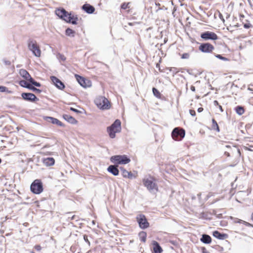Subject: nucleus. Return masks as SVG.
<instances>
[{"label": "nucleus", "mask_w": 253, "mask_h": 253, "mask_svg": "<svg viewBox=\"0 0 253 253\" xmlns=\"http://www.w3.org/2000/svg\"><path fill=\"white\" fill-rule=\"evenodd\" d=\"M56 14L60 18L68 23L76 25L78 24V18L77 16L72 15L63 8H58L55 10Z\"/></svg>", "instance_id": "1"}, {"label": "nucleus", "mask_w": 253, "mask_h": 253, "mask_svg": "<svg viewBox=\"0 0 253 253\" xmlns=\"http://www.w3.org/2000/svg\"><path fill=\"white\" fill-rule=\"evenodd\" d=\"M94 103L98 108L101 110H108L111 107L110 101L104 96H99L97 97Z\"/></svg>", "instance_id": "2"}, {"label": "nucleus", "mask_w": 253, "mask_h": 253, "mask_svg": "<svg viewBox=\"0 0 253 253\" xmlns=\"http://www.w3.org/2000/svg\"><path fill=\"white\" fill-rule=\"evenodd\" d=\"M107 130L111 138H115L116 133L120 132L121 130V122L120 120H116L111 126L107 127Z\"/></svg>", "instance_id": "3"}, {"label": "nucleus", "mask_w": 253, "mask_h": 253, "mask_svg": "<svg viewBox=\"0 0 253 253\" xmlns=\"http://www.w3.org/2000/svg\"><path fill=\"white\" fill-rule=\"evenodd\" d=\"M111 161L118 165H125L130 162V159L127 157L126 155H115L111 157Z\"/></svg>", "instance_id": "4"}, {"label": "nucleus", "mask_w": 253, "mask_h": 253, "mask_svg": "<svg viewBox=\"0 0 253 253\" xmlns=\"http://www.w3.org/2000/svg\"><path fill=\"white\" fill-rule=\"evenodd\" d=\"M185 135V130L179 127L174 128L171 132L172 138L175 141H181Z\"/></svg>", "instance_id": "5"}, {"label": "nucleus", "mask_w": 253, "mask_h": 253, "mask_svg": "<svg viewBox=\"0 0 253 253\" xmlns=\"http://www.w3.org/2000/svg\"><path fill=\"white\" fill-rule=\"evenodd\" d=\"M30 189L32 193L39 194L43 191V185L41 180H35L31 185Z\"/></svg>", "instance_id": "6"}, {"label": "nucleus", "mask_w": 253, "mask_h": 253, "mask_svg": "<svg viewBox=\"0 0 253 253\" xmlns=\"http://www.w3.org/2000/svg\"><path fill=\"white\" fill-rule=\"evenodd\" d=\"M155 181L156 179L153 177H150L149 179L144 178L143 180L144 186L149 190H158L157 185L155 182Z\"/></svg>", "instance_id": "7"}, {"label": "nucleus", "mask_w": 253, "mask_h": 253, "mask_svg": "<svg viewBox=\"0 0 253 253\" xmlns=\"http://www.w3.org/2000/svg\"><path fill=\"white\" fill-rule=\"evenodd\" d=\"M136 219L141 229H144L149 227V223L145 215L139 214L137 215Z\"/></svg>", "instance_id": "8"}, {"label": "nucleus", "mask_w": 253, "mask_h": 253, "mask_svg": "<svg viewBox=\"0 0 253 253\" xmlns=\"http://www.w3.org/2000/svg\"><path fill=\"white\" fill-rule=\"evenodd\" d=\"M28 47L36 56H40L41 53V50L39 46L35 41H30L28 43Z\"/></svg>", "instance_id": "9"}, {"label": "nucleus", "mask_w": 253, "mask_h": 253, "mask_svg": "<svg viewBox=\"0 0 253 253\" xmlns=\"http://www.w3.org/2000/svg\"><path fill=\"white\" fill-rule=\"evenodd\" d=\"M19 74L26 80L29 81L30 83L36 86H40V84L35 81V80L31 77L29 73L25 69H20Z\"/></svg>", "instance_id": "10"}, {"label": "nucleus", "mask_w": 253, "mask_h": 253, "mask_svg": "<svg viewBox=\"0 0 253 253\" xmlns=\"http://www.w3.org/2000/svg\"><path fill=\"white\" fill-rule=\"evenodd\" d=\"M214 46L210 43L206 42L202 43L199 46V49L205 53H211L214 50Z\"/></svg>", "instance_id": "11"}, {"label": "nucleus", "mask_w": 253, "mask_h": 253, "mask_svg": "<svg viewBox=\"0 0 253 253\" xmlns=\"http://www.w3.org/2000/svg\"><path fill=\"white\" fill-rule=\"evenodd\" d=\"M201 38L207 41L209 40H216L218 39L217 35L213 32L207 31L201 34Z\"/></svg>", "instance_id": "12"}, {"label": "nucleus", "mask_w": 253, "mask_h": 253, "mask_svg": "<svg viewBox=\"0 0 253 253\" xmlns=\"http://www.w3.org/2000/svg\"><path fill=\"white\" fill-rule=\"evenodd\" d=\"M75 77L78 83L83 87H87L91 85V82L89 80L78 75H75Z\"/></svg>", "instance_id": "13"}, {"label": "nucleus", "mask_w": 253, "mask_h": 253, "mask_svg": "<svg viewBox=\"0 0 253 253\" xmlns=\"http://www.w3.org/2000/svg\"><path fill=\"white\" fill-rule=\"evenodd\" d=\"M52 84L59 89L63 90L65 88L64 84L57 78L55 76L50 77Z\"/></svg>", "instance_id": "14"}, {"label": "nucleus", "mask_w": 253, "mask_h": 253, "mask_svg": "<svg viewBox=\"0 0 253 253\" xmlns=\"http://www.w3.org/2000/svg\"><path fill=\"white\" fill-rule=\"evenodd\" d=\"M21 96L23 99L31 102H35L38 100L36 95L32 93H22Z\"/></svg>", "instance_id": "15"}, {"label": "nucleus", "mask_w": 253, "mask_h": 253, "mask_svg": "<svg viewBox=\"0 0 253 253\" xmlns=\"http://www.w3.org/2000/svg\"><path fill=\"white\" fill-rule=\"evenodd\" d=\"M29 81H25V80H21L19 82V84L22 87H26L27 88H29L31 90H32L33 91H36L37 92H39L40 90L35 88L33 86V84H31L30 83H29Z\"/></svg>", "instance_id": "16"}, {"label": "nucleus", "mask_w": 253, "mask_h": 253, "mask_svg": "<svg viewBox=\"0 0 253 253\" xmlns=\"http://www.w3.org/2000/svg\"><path fill=\"white\" fill-rule=\"evenodd\" d=\"M121 169L122 170L123 176L125 178L132 179L136 177V176H135L131 171H128L124 168H121Z\"/></svg>", "instance_id": "17"}, {"label": "nucleus", "mask_w": 253, "mask_h": 253, "mask_svg": "<svg viewBox=\"0 0 253 253\" xmlns=\"http://www.w3.org/2000/svg\"><path fill=\"white\" fill-rule=\"evenodd\" d=\"M82 8L86 13H89V14L93 13L94 12V11H95L94 7L93 6L90 5L89 4H87V3H86V4H84V5H83Z\"/></svg>", "instance_id": "18"}, {"label": "nucleus", "mask_w": 253, "mask_h": 253, "mask_svg": "<svg viewBox=\"0 0 253 253\" xmlns=\"http://www.w3.org/2000/svg\"><path fill=\"white\" fill-rule=\"evenodd\" d=\"M107 170L115 176H117L119 173V170L117 168V166L110 165L107 168Z\"/></svg>", "instance_id": "19"}, {"label": "nucleus", "mask_w": 253, "mask_h": 253, "mask_svg": "<svg viewBox=\"0 0 253 253\" xmlns=\"http://www.w3.org/2000/svg\"><path fill=\"white\" fill-rule=\"evenodd\" d=\"M152 245L153 247V251L155 253H162L163 249L157 241H153L152 242Z\"/></svg>", "instance_id": "20"}, {"label": "nucleus", "mask_w": 253, "mask_h": 253, "mask_svg": "<svg viewBox=\"0 0 253 253\" xmlns=\"http://www.w3.org/2000/svg\"><path fill=\"white\" fill-rule=\"evenodd\" d=\"M63 118L68 123L71 124H77L78 123V121L76 120L74 117L72 116L67 115L64 114L63 115Z\"/></svg>", "instance_id": "21"}, {"label": "nucleus", "mask_w": 253, "mask_h": 253, "mask_svg": "<svg viewBox=\"0 0 253 253\" xmlns=\"http://www.w3.org/2000/svg\"><path fill=\"white\" fill-rule=\"evenodd\" d=\"M212 235H213V236L214 237H215V238H217L218 239H220V240L225 239L227 237V234L220 233L218 231H213Z\"/></svg>", "instance_id": "22"}, {"label": "nucleus", "mask_w": 253, "mask_h": 253, "mask_svg": "<svg viewBox=\"0 0 253 253\" xmlns=\"http://www.w3.org/2000/svg\"><path fill=\"white\" fill-rule=\"evenodd\" d=\"M211 129L214 131H215L216 132H219L220 131V128L218 126V125L217 124L216 121L213 118L212 119V124L211 126Z\"/></svg>", "instance_id": "23"}, {"label": "nucleus", "mask_w": 253, "mask_h": 253, "mask_svg": "<svg viewBox=\"0 0 253 253\" xmlns=\"http://www.w3.org/2000/svg\"><path fill=\"white\" fill-rule=\"evenodd\" d=\"M48 119H49L50 120L51 122L53 124H55V125H57L58 126H64V124L61 121H60L59 120H58L57 119L48 117Z\"/></svg>", "instance_id": "24"}, {"label": "nucleus", "mask_w": 253, "mask_h": 253, "mask_svg": "<svg viewBox=\"0 0 253 253\" xmlns=\"http://www.w3.org/2000/svg\"><path fill=\"white\" fill-rule=\"evenodd\" d=\"M201 240L204 243L210 244L211 242V238L208 235H203Z\"/></svg>", "instance_id": "25"}, {"label": "nucleus", "mask_w": 253, "mask_h": 253, "mask_svg": "<svg viewBox=\"0 0 253 253\" xmlns=\"http://www.w3.org/2000/svg\"><path fill=\"white\" fill-rule=\"evenodd\" d=\"M235 111L237 114L239 115H242L245 113V109L243 107L241 106H237L235 108Z\"/></svg>", "instance_id": "26"}, {"label": "nucleus", "mask_w": 253, "mask_h": 253, "mask_svg": "<svg viewBox=\"0 0 253 253\" xmlns=\"http://www.w3.org/2000/svg\"><path fill=\"white\" fill-rule=\"evenodd\" d=\"M140 240L143 243H145L146 241L147 233L145 231H141L139 233Z\"/></svg>", "instance_id": "27"}, {"label": "nucleus", "mask_w": 253, "mask_h": 253, "mask_svg": "<svg viewBox=\"0 0 253 253\" xmlns=\"http://www.w3.org/2000/svg\"><path fill=\"white\" fill-rule=\"evenodd\" d=\"M235 223H243V224H244L245 225H246V226H248V227H253V225L247 222V221H244L242 219H237V220L235 221Z\"/></svg>", "instance_id": "28"}, {"label": "nucleus", "mask_w": 253, "mask_h": 253, "mask_svg": "<svg viewBox=\"0 0 253 253\" xmlns=\"http://www.w3.org/2000/svg\"><path fill=\"white\" fill-rule=\"evenodd\" d=\"M152 91L154 95L158 98H161V94L160 91L155 87L152 88Z\"/></svg>", "instance_id": "29"}, {"label": "nucleus", "mask_w": 253, "mask_h": 253, "mask_svg": "<svg viewBox=\"0 0 253 253\" xmlns=\"http://www.w3.org/2000/svg\"><path fill=\"white\" fill-rule=\"evenodd\" d=\"M121 8L124 10L128 9L127 12H128L129 11L130 2L123 3L121 6Z\"/></svg>", "instance_id": "30"}, {"label": "nucleus", "mask_w": 253, "mask_h": 253, "mask_svg": "<svg viewBox=\"0 0 253 253\" xmlns=\"http://www.w3.org/2000/svg\"><path fill=\"white\" fill-rule=\"evenodd\" d=\"M75 33V32L70 28H67L65 31L66 35L68 36H70L71 35L74 36Z\"/></svg>", "instance_id": "31"}, {"label": "nucleus", "mask_w": 253, "mask_h": 253, "mask_svg": "<svg viewBox=\"0 0 253 253\" xmlns=\"http://www.w3.org/2000/svg\"><path fill=\"white\" fill-rule=\"evenodd\" d=\"M213 104L215 106H218V107L219 108V110H220L221 112H223V109L222 106L220 105H219L218 102L217 100H214L213 101Z\"/></svg>", "instance_id": "32"}, {"label": "nucleus", "mask_w": 253, "mask_h": 253, "mask_svg": "<svg viewBox=\"0 0 253 253\" xmlns=\"http://www.w3.org/2000/svg\"><path fill=\"white\" fill-rule=\"evenodd\" d=\"M190 57V54L189 53H184L181 55V58L182 59H188Z\"/></svg>", "instance_id": "33"}, {"label": "nucleus", "mask_w": 253, "mask_h": 253, "mask_svg": "<svg viewBox=\"0 0 253 253\" xmlns=\"http://www.w3.org/2000/svg\"><path fill=\"white\" fill-rule=\"evenodd\" d=\"M54 163L55 161L53 158H48V166H52Z\"/></svg>", "instance_id": "34"}, {"label": "nucleus", "mask_w": 253, "mask_h": 253, "mask_svg": "<svg viewBox=\"0 0 253 253\" xmlns=\"http://www.w3.org/2000/svg\"><path fill=\"white\" fill-rule=\"evenodd\" d=\"M244 27L246 29H249L253 27V26L249 21H248L247 23L244 24Z\"/></svg>", "instance_id": "35"}, {"label": "nucleus", "mask_w": 253, "mask_h": 253, "mask_svg": "<svg viewBox=\"0 0 253 253\" xmlns=\"http://www.w3.org/2000/svg\"><path fill=\"white\" fill-rule=\"evenodd\" d=\"M215 57H217V58L218 59H220L221 60H224V61H226L227 60V58H226V57H223L220 54H217L215 55Z\"/></svg>", "instance_id": "36"}, {"label": "nucleus", "mask_w": 253, "mask_h": 253, "mask_svg": "<svg viewBox=\"0 0 253 253\" xmlns=\"http://www.w3.org/2000/svg\"><path fill=\"white\" fill-rule=\"evenodd\" d=\"M7 90V87L3 86H0V92H5Z\"/></svg>", "instance_id": "37"}, {"label": "nucleus", "mask_w": 253, "mask_h": 253, "mask_svg": "<svg viewBox=\"0 0 253 253\" xmlns=\"http://www.w3.org/2000/svg\"><path fill=\"white\" fill-rule=\"evenodd\" d=\"M189 113L192 116H195L196 115V112L194 110L190 109L189 110Z\"/></svg>", "instance_id": "38"}, {"label": "nucleus", "mask_w": 253, "mask_h": 253, "mask_svg": "<svg viewBox=\"0 0 253 253\" xmlns=\"http://www.w3.org/2000/svg\"><path fill=\"white\" fill-rule=\"evenodd\" d=\"M59 58H60L63 61H65L66 60V57L63 55H59Z\"/></svg>", "instance_id": "39"}, {"label": "nucleus", "mask_w": 253, "mask_h": 253, "mask_svg": "<svg viewBox=\"0 0 253 253\" xmlns=\"http://www.w3.org/2000/svg\"><path fill=\"white\" fill-rule=\"evenodd\" d=\"M202 252L203 253H209L205 247L202 248Z\"/></svg>", "instance_id": "40"}, {"label": "nucleus", "mask_w": 253, "mask_h": 253, "mask_svg": "<svg viewBox=\"0 0 253 253\" xmlns=\"http://www.w3.org/2000/svg\"><path fill=\"white\" fill-rule=\"evenodd\" d=\"M70 110L73 111L75 112H79V111L77 109L72 108V107L70 108Z\"/></svg>", "instance_id": "41"}, {"label": "nucleus", "mask_w": 253, "mask_h": 253, "mask_svg": "<svg viewBox=\"0 0 253 253\" xmlns=\"http://www.w3.org/2000/svg\"><path fill=\"white\" fill-rule=\"evenodd\" d=\"M243 148L245 150H248V151H252V150L249 148V147H247V146H243Z\"/></svg>", "instance_id": "42"}, {"label": "nucleus", "mask_w": 253, "mask_h": 253, "mask_svg": "<svg viewBox=\"0 0 253 253\" xmlns=\"http://www.w3.org/2000/svg\"><path fill=\"white\" fill-rule=\"evenodd\" d=\"M190 89L193 91H195V87L193 85H191L190 87Z\"/></svg>", "instance_id": "43"}, {"label": "nucleus", "mask_w": 253, "mask_h": 253, "mask_svg": "<svg viewBox=\"0 0 253 253\" xmlns=\"http://www.w3.org/2000/svg\"><path fill=\"white\" fill-rule=\"evenodd\" d=\"M84 240H85L86 242L89 243V241H88V239H87V236H86V235H84Z\"/></svg>", "instance_id": "44"}, {"label": "nucleus", "mask_w": 253, "mask_h": 253, "mask_svg": "<svg viewBox=\"0 0 253 253\" xmlns=\"http://www.w3.org/2000/svg\"><path fill=\"white\" fill-rule=\"evenodd\" d=\"M203 108L202 107H200L198 109V112L200 113L202 112L203 111Z\"/></svg>", "instance_id": "45"}, {"label": "nucleus", "mask_w": 253, "mask_h": 253, "mask_svg": "<svg viewBox=\"0 0 253 253\" xmlns=\"http://www.w3.org/2000/svg\"><path fill=\"white\" fill-rule=\"evenodd\" d=\"M35 249L39 251L41 249V247L40 246H35Z\"/></svg>", "instance_id": "46"}, {"label": "nucleus", "mask_w": 253, "mask_h": 253, "mask_svg": "<svg viewBox=\"0 0 253 253\" xmlns=\"http://www.w3.org/2000/svg\"><path fill=\"white\" fill-rule=\"evenodd\" d=\"M251 219L252 221H253V212L251 214Z\"/></svg>", "instance_id": "47"}, {"label": "nucleus", "mask_w": 253, "mask_h": 253, "mask_svg": "<svg viewBox=\"0 0 253 253\" xmlns=\"http://www.w3.org/2000/svg\"><path fill=\"white\" fill-rule=\"evenodd\" d=\"M238 152L239 155L241 156V153L240 150L239 149L238 150Z\"/></svg>", "instance_id": "48"}, {"label": "nucleus", "mask_w": 253, "mask_h": 253, "mask_svg": "<svg viewBox=\"0 0 253 253\" xmlns=\"http://www.w3.org/2000/svg\"><path fill=\"white\" fill-rule=\"evenodd\" d=\"M248 89L250 90H251V91H253V89L251 88L250 87H248Z\"/></svg>", "instance_id": "49"}, {"label": "nucleus", "mask_w": 253, "mask_h": 253, "mask_svg": "<svg viewBox=\"0 0 253 253\" xmlns=\"http://www.w3.org/2000/svg\"><path fill=\"white\" fill-rule=\"evenodd\" d=\"M129 26H132L133 24L132 23H128Z\"/></svg>", "instance_id": "50"}, {"label": "nucleus", "mask_w": 253, "mask_h": 253, "mask_svg": "<svg viewBox=\"0 0 253 253\" xmlns=\"http://www.w3.org/2000/svg\"><path fill=\"white\" fill-rule=\"evenodd\" d=\"M226 147H227V148L230 147V146L229 145H226Z\"/></svg>", "instance_id": "51"}, {"label": "nucleus", "mask_w": 253, "mask_h": 253, "mask_svg": "<svg viewBox=\"0 0 253 253\" xmlns=\"http://www.w3.org/2000/svg\"><path fill=\"white\" fill-rule=\"evenodd\" d=\"M157 67H159V65L158 64H157Z\"/></svg>", "instance_id": "52"}, {"label": "nucleus", "mask_w": 253, "mask_h": 253, "mask_svg": "<svg viewBox=\"0 0 253 253\" xmlns=\"http://www.w3.org/2000/svg\"><path fill=\"white\" fill-rule=\"evenodd\" d=\"M1 159L0 158V164L1 163Z\"/></svg>", "instance_id": "53"}, {"label": "nucleus", "mask_w": 253, "mask_h": 253, "mask_svg": "<svg viewBox=\"0 0 253 253\" xmlns=\"http://www.w3.org/2000/svg\"><path fill=\"white\" fill-rule=\"evenodd\" d=\"M227 156H229V153L227 154Z\"/></svg>", "instance_id": "54"}]
</instances>
